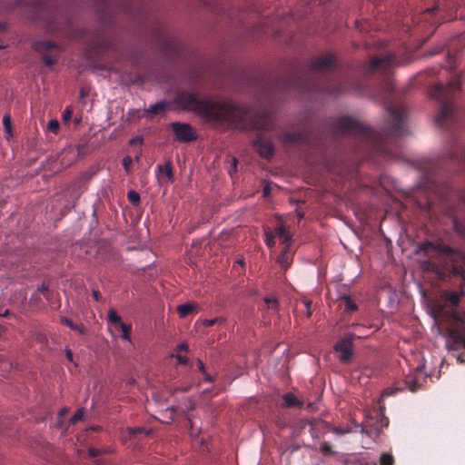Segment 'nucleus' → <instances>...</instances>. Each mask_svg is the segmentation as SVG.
Masks as SVG:
<instances>
[{"mask_svg": "<svg viewBox=\"0 0 465 465\" xmlns=\"http://www.w3.org/2000/svg\"><path fill=\"white\" fill-rule=\"evenodd\" d=\"M5 30V25L3 23H0V32H3Z\"/></svg>", "mask_w": 465, "mask_h": 465, "instance_id": "obj_63", "label": "nucleus"}, {"mask_svg": "<svg viewBox=\"0 0 465 465\" xmlns=\"http://www.w3.org/2000/svg\"><path fill=\"white\" fill-rule=\"evenodd\" d=\"M42 60L46 66L52 67L57 63L58 56H50L48 54H44L42 55Z\"/></svg>", "mask_w": 465, "mask_h": 465, "instance_id": "obj_35", "label": "nucleus"}, {"mask_svg": "<svg viewBox=\"0 0 465 465\" xmlns=\"http://www.w3.org/2000/svg\"><path fill=\"white\" fill-rule=\"evenodd\" d=\"M68 412H69V408L64 407V408L61 409V410L59 411V412H58L59 419H61L62 417H64V415H66ZM57 426H58L59 428H63V426H64V422H63V420H58V421H57Z\"/></svg>", "mask_w": 465, "mask_h": 465, "instance_id": "obj_42", "label": "nucleus"}, {"mask_svg": "<svg viewBox=\"0 0 465 465\" xmlns=\"http://www.w3.org/2000/svg\"><path fill=\"white\" fill-rule=\"evenodd\" d=\"M196 363H197L198 370L202 373H205V366H204L203 362L200 359H198Z\"/></svg>", "mask_w": 465, "mask_h": 465, "instance_id": "obj_51", "label": "nucleus"}, {"mask_svg": "<svg viewBox=\"0 0 465 465\" xmlns=\"http://www.w3.org/2000/svg\"><path fill=\"white\" fill-rule=\"evenodd\" d=\"M236 263H238V264H239V265H241L242 267V266H244V262H243V260H238V261L236 262Z\"/></svg>", "mask_w": 465, "mask_h": 465, "instance_id": "obj_64", "label": "nucleus"}, {"mask_svg": "<svg viewBox=\"0 0 465 465\" xmlns=\"http://www.w3.org/2000/svg\"><path fill=\"white\" fill-rule=\"evenodd\" d=\"M34 339L35 341L40 343L43 347L46 346V344H47V337L44 332L36 331L34 334Z\"/></svg>", "mask_w": 465, "mask_h": 465, "instance_id": "obj_37", "label": "nucleus"}, {"mask_svg": "<svg viewBox=\"0 0 465 465\" xmlns=\"http://www.w3.org/2000/svg\"><path fill=\"white\" fill-rule=\"evenodd\" d=\"M354 337V334H349L335 344L334 350L340 353L339 359L341 362H349L351 361L353 352Z\"/></svg>", "mask_w": 465, "mask_h": 465, "instance_id": "obj_11", "label": "nucleus"}, {"mask_svg": "<svg viewBox=\"0 0 465 465\" xmlns=\"http://www.w3.org/2000/svg\"><path fill=\"white\" fill-rule=\"evenodd\" d=\"M188 345L184 342L183 343H180L179 345H177L176 347V351H188Z\"/></svg>", "mask_w": 465, "mask_h": 465, "instance_id": "obj_49", "label": "nucleus"}, {"mask_svg": "<svg viewBox=\"0 0 465 465\" xmlns=\"http://www.w3.org/2000/svg\"><path fill=\"white\" fill-rule=\"evenodd\" d=\"M447 88L440 84H434L430 90L431 98L440 101V107L435 117V124L440 128H448L453 120L454 107L451 102L446 99Z\"/></svg>", "mask_w": 465, "mask_h": 465, "instance_id": "obj_6", "label": "nucleus"}, {"mask_svg": "<svg viewBox=\"0 0 465 465\" xmlns=\"http://www.w3.org/2000/svg\"><path fill=\"white\" fill-rule=\"evenodd\" d=\"M61 322L67 327H69L71 330L76 329V324L74 323V322L66 317L61 318Z\"/></svg>", "mask_w": 465, "mask_h": 465, "instance_id": "obj_44", "label": "nucleus"}, {"mask_svg": "<svg viewBox=\"0 0 465 465\" xmlns=\"http://www.w3.org/2000/svg\"><path fill=\"white\" fill-rule=\"evenodd\" d=\"M332 431L338 435H343L351 432L350 428L333 427Z\"/></svg>", "mask_w": 465, "mask_h": 465, "instance_id": "obj_45", "label": "nucleus"}, {"mask_svg": "<svg viewBox=\"0 0 465 465\" xmlns=\"http://www.w3.org/2000/svg\"><path fill=\"white\" fill-rule=\"evenodd\" d=\"M463 158H465V154L460 145H455L451 149V151L448 153V159L453 163H459L461 161H465V159H463Z\"/></svg>", "mask_w": 465, "mask_h": 465, "instance_id": "obj_17", "label": "nucleus"}, {"mask_svg": "<svg viewBox=\"0 0 465 465\" xmlns=\"http://www.w3.org/2000/svg\"><path fill=\"white\" fill-rule=\"evenodd\" d=\"M92 295L96 302H99L102 299L100 292L96 290L93 291Z\"/></svg>", "mask_w": 465, "mask_h": 465, "instance_id": "obj_55", "label": "nucleus"}, {"mask_svg": "<svg viewBox=\"0 0 465 465\" xmlns=\"http://www.w3.org/2000/svg\"><path fill=\"white\" fill-rule=\"evenodd\" d=\"M3 125L5 128V133L6 134V138L9 139L13 136L12 131V124H11V116L9 114H5L3 117Z\"/></svg>", "mask_w": 465, "mask_h": 465, "instance_id": "obj_22", "label": "nucleus"}, {"mask_svg": "<svg viewBox=\"0 0 465 465\" xmlns=\"http://www.w3.org/2000/svg\"><path fill=\"white\" fill-rule=\"evenodd\" d=\"M65 353H66V358L69 360V361H73V352L71 350L69 349H66L65 351Z\"/></svg>", "mask_w": 465, "mask_h": 465, "instance_id": "obj_58", "label": "nucleus"}, {"mask_svg": "<svg viewBox=\"0 0 465 465\" xmlns=\"http://www.w3.org/2000/svg\"><path fill=\"white\" fill-rule=\"evenodd\" d=\"M196 311L197 306L192 303H183L177 307V312L181 317H186L190 313Z\"/></svg>", "mask_w": 465, "mask_h": 465, "instance_id": "obj_21", "label": "nucleus"}, {"mask_svg": "<svg viewBox=\"0 0 465 465\" xmlns=\"http://www.w3.org/2000/svg\"><path fill=\"white\" fill-rule=\"evenodd\" d=\"M60 129V124L57 120H50L47 124V130L53 134H57Z\"/></svg>", "mask_w": 465, "mask_h": 465, "instance_id": "obj_38", "label": "nucleus"}, {"mask_svg": "<svg viewBox=\"0 0 465 465\" xmlns=\"http://www.w3.org/2000/svg\"><path fill=\"white\" fill-rule=\"evenodd\" d=\"M417 253L427 257L420 262L422 271L434 273L439 280L465 276V252L446 245L440 239L420 242Z\"/></svg>", "mask_w": 465, "mask_h": 465, "instance_id": "obj_5", "label": "nucleus"}, {"mask_svg": "<svg viewBox=\"0 0 465 465\" xmlns=\"http://www.w3.org/2000/svg\"><path fill=\"white\" fill-rule=\"evenodd\" d=\"M173 357H174L177 360L179 364L186 365L189 362L188 358L185 356H183L181 354H175V355H173Z\"/></svg>", "mask_w": 465, "mask_h": 465, "instance_id": "obj_46", "label": "nucleus"}, {"mask_svg": "<svg viewBox=\"0 0 465 465\" xmlns=\"http://www.w3.org/2000/svg\"><path fill=\"white\" fill-rule=\"evenodd\" d=\"M275 234L282 240V243L289 246V243L292 240V235L286 230L283 224H278L275 229Z\"/></svg>", "mask_w": 465, "mask_h": 465, "instance_id": "obj_18", "label": "nucleus"}, {"mask_svg": "<svg viewBox=\"0 0 465 465\" xmlns=\"http://www.w3.org/2000/svg\"><path fill=\"white\" fill-rule=\"evenodd\" d=\"M107 450H101V449H96V448H90L88 450V454L90 457L92 458H94V457H97L104 452H106Z\"/></svg>", "mask_w": 465, "mask_h": 465, "instance_id": "obj_43", "label": "nucleus"}, {"mask_svg": "<svg viewBox=\"0 0 465 465\" xmlns=\"http://www.w3.org/2000/svg\"><path fill=\"white\" fill-rule=\"evenodd\" d=\"M132 162H133V160L130 156H125L123 159V166L126 173H129V167L132 164Z\"/></svg>", "mask_w": 465, "mask_h": 465, "instance_id": "obj_47", "label": "nucleus"}, {"mask_svg": "<svg viewBox=\"0 0 465 465\" xmlns=\"http://www.w3.org/2000/svg\"><path fill=\"white\" fill-rule=\"evenodd\" d=\"M401 391H402V389L400 387H387L382 391L381 397V398L390 397V396L395 395L397 392H399Z\"/></svg>", "mask_w": 465, "mask_h": 465, "instance_id": "obj_31", "label": "nucleus"}, {"mask_svg": "<svg viewBox=\"0 0 465 465\" xmlns=\"http://www.w3.org/2000/svg\"><path fill=\"white\" fill-rule=\"evenodd\" d=\"M293 88H297L302 92H311L316 87L314 84L306 82L304 79L299 78L298 80L293 81L290 84Z\"/></svg>", "mask_w": 465, "mask_h": 465, "instance_id": "obj_19", "label": "nucleus"}, {"mask_svg": "<svg viewBox=\"0 0 465 465\" xmlns=\"http://www.w3.org/2000/svg\"><path fill=\"white\" fill-rule=\"evenodd\" d=\"M427 381V374L423 366H418L413 371L410 372L404 380L405 385L411 392H416L422 388Z\"/></svg>", "mask_w": 465, "mask_h": 465, "instance_id": "obj_8", "label": "nucleus"}, {"mask_svg": "<svg viewBox=\"0 0 465 465\" xmlns=\"http://www.w3.org/2000/svg\"><path fill=\"white\" fill-rule=\"evenodd\" d=\"M264 242L268 247H272L275 244L274 234L270 229L264 232Z\"/></svg>", "mask_w": 465, "mask_h": 465, "instance_id": "obj_32", "label": "nucleus"}, {"mask_svg": "<svg viewBox=\"0 0 465 465\" xmlns=\"http://www.w3.org/2000/svg\"><path fill=\"white\" fill-rule=\"evenodd\" d=\"M108 321L113 324L120 325L123 323L121 317L117 314L114 309H110L107 315Z\"/></svg>", "mask_w": 465, "mask_h": 465, "instance_id": "obj_26", "label": "nucleus"}, {"mask_svg": "<svg viewBox=\"0 0 465 465\" xmlns=\"http://www.w3.org/2000/svg\"><path fill=\"white\" fill-rule=\"evenodd\" d=\"M320 450L325 456H330L333 453L332 447H331V443L326 442V441L321 443Z\"/></svg>", "mask_w": 465, "mask_h": 465, "instance_id": "obj_39", "label": "nucleus"}, {"mask_svg": "<svg viewBox=\"0 0 465 465\" xmlns=\"http://www.w3.org/2000/svg\"><path fill=\"white\" fill-rule=\"evenodd\" d=\"M204 375V380L207 381V382H210V383H213L214 381V378L208 374V373H203Z\"/></svg>", "mask_w": 465, "mask_h": 465, "instance_id": "obj_56", "label": "nucleus"}, {"mask_svg": "<svg viewBox=\"0 0 465 465\" xmlns=\"http://www.w3.org/2000/svg\"><path fill=\"white\" fill-rule=\"evenodd\" d=\"M42 295L47 302L51 303L53 299L54 298L55 292L54 291L49 288V285L47 283L43 282L41 286L38 287L36 292L32 294L30 298V302L35 306H38L42 302Z\"/></svg>", "mask_w": 465, "mask_h": 465, "instance_id": "obj_14", "label": "nucleus"}, {"mask_svg": "<svg viewBox=\"0 0 465 465\" xmlns=\"http://www.w3.org/2000/svg\"><path fill=\"white\" fill-rule=\"evenodd\" d=\"M384 410H385V406L383 404H381V402L380 401V415H381V419H380L379 422H380L381 428H386L389 425V419H388V417H386L384 415Z\"/></svg>", "mask_w": 465, "mask_h": 465, "instance_id": "obj_27", "label": "nucleus"}, {"mask_svg": "<svg viewBox=\"0 0 465 465\" xmlns=\"http://www.w3.org/2000/svg\"><path fill=\"white\" fill-rule=\"evenodd\" d=\"M383 89H384V95L380 97L379 98L380 100H385L390 96V94L392 91L391 84L389 82H386L383 85Z\"/></svg>", "mask_w": 465, "mask_h": 465, "instance_id": "obj_41", "label": "nucleus"}, {"mask_svg": "<svg viewBox=\"0 0 465 465\" xmlns=\"http://www.w3.org/2000/svg\"><path fill=\"white\" fill-rule=\"evenodd\" d=\"M32 48L40 53L42 55L47 54L52 50H56L58 53L61 52V47L58 44L48 41V40H37L32 44Z\"/></svg>", "mask_w": 465, "mask_h": 465, "instance_id": "obj_15", "label": "nucleus"}, {"mask_svg": "<svg viewBox=\"0 0 465 465\" xmlns=\"http://www.w3.org/2000/svg\"><path fill=\"white\" fill-rule=\"evenodd\" d=\"M142 430L140 428H132L130 429L131 434H135L137 432H140Z\"/></svg>", "mask_w": 465, "mask_h": 465, "instance_id": "obj_60", "label": "nucleus"}, {"mask_svg": "<svg viewBox=\"0 0 465 465\" xmlns=\"http://www.w3.org/2000/svg\"><path fill=\"white\" fill-rule=\"evenodd\" d=\"M3 317H8L10 315V311L5 310L3 314H1Z\"/></svg>", "mask_w": 465, "mask_h": 465, "instance_id": "obj_62", "label": "nucleus"}, {"mask_svg": "<svg viewBox=\"0 0 465 465\" xmlns=\"http://www.w3.org/2000/svg\"><path fill=\"white\" fill-rule=\"evenodd\" d=\"M157 168L159 172L163 173L168 177L169 180L173 179V169L170 163H167L164 166L158 165Z\"/></svg>", "mask_w": 465, "mask_h": 465, "instance_id": "obj_33", "label": "nucleus"}, {"mask_svg": "<svg viewBox=\"0 0 465 465\" xmlns=\"http://www.w3.org/2000/svg\"><path fill=\"white\" fill-rule=\"evenodd\" d=\"M462 294V292L443 291L440 302L432 309L438 331L446 338L447 349L449 351L463 350V352L457 355L460 362H465V316L460 317L453 309L449 310L446 306L457 307Z\"/></svg>", "mask_w": 465, "mask_h": 465, "instance_id": "obj_4", "label": "nucleus"}, {"mask_svg": "<svg viewBox=\"0 0 465 465\" xmlns=\"http://www.w3.org/2000/svg\"><path fill=\"white\" fill-rule=\"evenodd\" d=\"M357 310L356 303L350 298H345V306H344V312L347 313H352Z\"/></svg>", "mask_w": 465, "mask_h": 465, "instance_id": "obj_28", "label": "nucleus"}, {"mask_svg": "<svg viewBox=\"0 0 465 465\" xmlns=\"http://www.w3.org/2000/svg\"><path fill=\"white\" fill-rule=\"evenodd\" d=\"M380 465H394L393 456L389 453H382L380 458Z\"/></svg>", "mask_w": 465, "mask_h": 465, "instance_id": "obj_30", "label": "nucleus"}, {"mask_svg": "<svg viewBox=\"0 0 465 465\" xmlns=\"http://www.w3.org/2000/svg\"><path fill=\"white\" fill-rule=\"evenodd\" d=\"M271 194V187L269 184H266L262 189V195L264 197H268Z\"/></svg>", "mask_w": 465, "mask_h": 465, "instance_id": "obj_52", "label": "nucleus"}, {"mask_svg": "<svg viewBox=\"0 0 465 465\" xmlns=\"http://www.w3.org/2000/svg\"><path fill=\"white\" fill-rule=\"evenodd\" d=\"M282 407L284 408H292L298 407L302 408L303 406V402L299 401L294 394L288 392L282 395Z\"/></svg>", "mask_w": 465, "mask_h": 465, "instance_id": "obj_16", "label": "nucleus"}, {"mask_svg": "<svg viewBox=\"0 0 465 465\" xmlns=\"http://www.w3.org/2000/svg\"><path fill=\"white\" fill-rule=\"evenodd\" d=\"M74 331H76L80 334H85L86 333V328L83 324H81V325H77L76 324V329H74Z\"/></svg>", "mask_w": 465, "mask_h": 465, "instance_id": "obj_50", "label": "nucleus"}, {"mask_svg": "<svg viewBox=\"0 0 465 465\" xmlns=\"http://www.w3.org/2000/svg\"><path fill=\"white\" fill-rule=\"evenodd\" d=\"M119 328L122 331L121 338L124 341H130L131 340L130 333H131L132 326L130 324H126V323L123 322L119 325Z\"/></svg>", "mask_w": 465, "mask_h": 465, "instance_id": "obj_25", "label": "nucleus"}, {"mask_svg": "<svg viewBox=\"0 0 465 465\" xmlns=\"http://www.w3.org/2000/svg\"><path fill=\"white\" fill-rule=\"evenodd\" d=\"M104 8H107L108 6V1L107 0H97Z\"/></svg>", "mask_w": 465, "mask_h": 465, "instance_id": "obj_59", "label": "nucleus"}, {"mask_svg": "<svg viewBox=\"0 0 465 465\" xmlns=\"http://www.w3.org/2000/svg\"><path fill=\"white\" fill-rule=\"evenodd\" d=\"M174 103L184 111L193 112L205 123L217 129L256 131V138L252 142V147L266 160L272 159L274 155L273 143L262 134V132L272 131V122L268 113L256 112L232 101L200 98L195 92L186 90L176 92Z\"/></svg>", "mask_w": 465, "mask_h": 465, "instance_id": "obj_1", "label": "nucleus"}, {"mask_svg": "<svg viewBox=\"0 0 465 465\" xmlns=\"http://www.w3.org/2000/svg\"><path fill=\"white\" fill-rule=\"evenodd\" d=\"M72 114V111L69 108H66L63 113V117L64 120L70 119Z\"/></svg>", "mask_w": 465, "mask_h": 465, "instance_id": "obj_54", "label": "nucleus"}, {"mask_svg": "<svg viewBox=\"0 0 465 465\" xmlns=\"http://www.w3.org/2000/svg\"><path fill=\"white\" fill-rule=\"evenodd\" d=\"M96 68L101 69V70H107L108 69L107 65H104V64H97Z\"/></svg>", "mask_w": 465, "mask_h": 465, "instance_id": "obj_61", "label": "nucleus"}, {"mask_svg": "<svg viewBox=\"0 0 465 465\" xmlns=\"http://www.w3.org/2000/svg\"><path fill=\"white\" fill-rule=\"evenodd\" d=\"M335 66V57L331 54L313 58L309 64V74L321 73Z\"/></svg>", "mask_w": 465, "mask_h": 465, "instance_id": "obj_12", "label": "nucleus"}, {"mask_svg": "<svg viewBox=\"0 0 465 465\" xmlns=\"http://www.w3.org/2000/svg\"><path fill=\"white\" fill-rule=\"evenodd\" d=\"M225 322V320L223 318H214V319H206L203 321V325L204 326H213L216 323H223Z\"/></svg>", "mask_w": 465, "mask_h": 465, "instance_id": "obj_40", "label": "nucleus"}, {"mask_svg": "<svg viewBox=\"0 0 465 465\" xmlns=\"http://www.w3.org/2000/svg\"><path fill=\"white\" fill-rule=\"evenodd\" d=\"M190 387H177L174 389V392H186L188 391Z\"/></svg>", "mask_w": 465, "mask_h": 465, "instance_id": "obj_57", "label": "nucleus"}, {"mask_svg": "<svg viewBox=\"0 0 465 465\" xmlns=\"http://www.w3.org/2000/svg\"><path fill=\"white\" fill-rule=\"evenodd\" d=\"M142 143H143V138L141 136L134 137L129 141L130 145L141 144Z\"/></svg>", "mask_w": 465, "mask_h": 465, "instance_id": "obj_48", "label": "nucleus"}, {"mask_svg": "<svg viewBox=\"0 0 465 465\" xmlns=\"http://www.w3.org/2000/svg\"><path fill=\"white\" fill-rule=\"evenodd\" d=\"M288 250H289V246L287 245L284 247V249L282 250V252H281V254L279 255V257L277 259V262L283 268H288L291 263L289 261L288 255H287Z\"/></svg>", "mask_w": 465, "mask_h": 465, "instance_id": "obj_23", "label": "nucleus"}, {"mask_svg": "<svg viewBox=\"0 0 465 465\" xmlns=\"http://www.w3.org/2000/svg\"><path fill=\"white\" fill-rule=\"evenodd\" d=\"M311 304H312V302L310 301H305L304 302V305L306 307L307 317H310L312 315Z\"/></svg>", "mask_w": 465, "mask_h": 465, "instance_id": "obj_53", "label": "nucleus"}, {"mask_svg": "<svg viewBox=\"0 0 465 465\" xmlns=\"http://www.w3.org/2000/svg\"><path fill=\"white\" fill-rule=\"evenodd\" d=\"M455 0H439L431 8H427L421 13L416 14L411 17L415 26H422V24H429L434 26L439 20L435 16L436 11H447L454 6Z\"/></svg>", "mask_w": 465, "mask_h": 465, "instance_id": "obj_7", "label": "nucleus"}, {"mask_svg": "<svg viewBox=\"0 0 465 465\" xmlns=\"http://www.w3.org/2000/svg\"><path fill=\"white\" fill-rule=\"evenodd\" d=\"M387 112L388 120L381 132L350 116L338 117L332 123L333 132L337 135L353 136L363 150L393 156V147L398 145L399 139L409 134L405 125L408 111L403 105L391 104L387 106Z\"/></svg>", "mask_w": 465, "mask_h": 465, "instance_id": "obj_2", "label": "nucleus"}, {"mask_svg": "<svg viewBox=\"0 0 465 465\" xmlns=\"http://www.w3.org/2000/svg\"><path fill=\"white\" fill-rule=\"evenodd\" d=\"M264 302L266 303L267 308L269 310H272V311H274V312L278 311L279 302H278V300H277V298L275 296L272 295V296L265 297L264 298Z\"/></svg>", "mask_w": 465, "mask_h": 465, "instance_id": "obj_24", "label": "nucleus"}, {"mask_svg": "<svg viewBox=\"0 0 465 465\" xmlns=\"http://www.w3.org/2000/svg\"><path fill=\"white\" fill-rule=\"evenodd\" d=\"M349 90V85L346 83L339 84L334 89H330L328 92L331 94H340Z\"/></svg>", "mask_w": 465, "mask_h": 465, "instance_id": "obj_29", "label": "nucleus"}, {"mask_svg": "<svg viewBox=\"0 0 465 465\" xmlns=\"http://www.w3.org/2000/svg\"><path fill=\"white\" fill-rule=\"evenodd\" d=\"M278 139L284 146L307 144L309 143L308 132L305 129L294 133L282 132Z\"/></svg>", "mask_w": 465, "mask_h": 465, "instance_id": "obj_10", "label": "nucleus"}, {"mask_svg": "<svg viewBox=\"0 0 465 465\" xmlns=\"http://www.w3.org/2000/svg\"><path fill=\"white\" fill-rule=\"evenodd\" d=\"M127 199L134 205H137L141 200L139 193L135 191H129L127 193Z\"/></svg>", "mask_w": 465, "mask_h": 465, "instance_id": "obj_34", "label": "nucleus"}, {"mask_svg": "<svg viewBox=\"0 0 465 465\" xmlns=\"http://www.w3.org/2000/svg\"><path fill=\"white\" fill-rule=\"evenodd\" d=\"M19 5H29L34 20L38 21L49 34L81 39L85 45V56L94 61L112 48L111 41L100 31L89 35L85 29H74L68 15L58 6L56 0H19Z\"/></svg>", "mask_w": 465, "mask_h": 465, "instance_id": "obj_3", "label": "nucleus"}, {"mask_svg": "<svg viewBox=\"0 0 465 465\" xmlns=\"http://www.w3.org/2000/svg\"><path fill=\"white\" fill-rule=\"evenodd\" d=\"M166 103L164 101H160L155 104H150L149 107L145 110V113L150 115H156L165 110Z\"/></svg>", "mask_w": 465, "mask_h": 465, "instance_id": "obj_20", "label": "nucleus"}, {"mask_svg": "<svg viewBox=\"0 0 465 465\" xmlns=\"http://www.w3.org/2000/svg\"><path fill=\"white\" fill-rule=\"evenodd\" d=\"M396 63V56L391 53L372 58L368 64V71L371 73L376 71L389 70Z\"/></svg>", "mask_w": 465, "mask_h": 465, "instance_id": "obj_13", "label": "nucleus"}, {"mask_svg": "<svg viewBox=\"0 0 465 465\" xmlns=\"http://www.w3.org/2000/svg\"><path fill=\"white\" fill-rule=\"evenodd\" d=\"M84 410L83 408L78 409L76 412L70 418L69 423L75 424L84 418Z\"/></svg>", "mask_w": 465, "mask_h": 465, "instance_id": "obj_36", "label": "nucleus"}, {"mask_svg": "<svg viewBox=\"0 0 465 465\" xmlns=\"http://www.w3.org/2000/svg\"><path fill=\"white\" fill-rule=\"evenodd\" d=\"M171 128L178 142L190 143L196 140V134L189 124L174 122L171 124Z\"/></svg>", "mask_w": 465, "mask_h": 465, "instance_id": "obj_9", "label": "nucleus"}]
</instances>
